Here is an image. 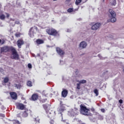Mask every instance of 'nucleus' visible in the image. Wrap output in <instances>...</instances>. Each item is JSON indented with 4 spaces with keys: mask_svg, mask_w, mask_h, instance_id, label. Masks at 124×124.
<instances>
[{
    "mask_svg": "<svg viewBox=\"0 0 124 124\" xmlns=\"http://www.w3.org/2000/svg\"><path fill=\"white\" fill-rule=\"evenodd\" d=\"M9 51H11L12 53V55H13V57H11L12 60H19V54H18L16 49L13 46H6L0 48L1 53H7V52H9Z\"/></svg>",
    "mask_w": 124,
    "mask_h": 124,
    "instance_id": "obj_1",
    "label": "nucleus"
},
{
    "mask_svg": "<svg viewBox=\"0 0 124 124\" xmlns=\"http://www.w3.org/2000/svg\"><path fill=\"white\" fill-rule=\"evenodd\" d=\"M109 14L108 16L110 18V22L111 23H115L117 21V18H116V12L112 9H109L108 10Z\"/></svg>",
    "mask_w": 124,
    "mask_h": 124,
    "instance_id": "obj_2",
    "label": "nucleus"
},
{
    "mask_svg": "<svg viewBox=\"0 0 124 124\" xmlns=\"http://www.w3.org/2000/svg\"><path fill=\"white\" fill-rule=\"evenodd\" d=\"M38 31V28L37 27L34 26L30 28L29 31V35L30 37L32 38L33 37H34V34L36 33V31Z\"/></svg>",
    "mask_w": 124,
    "mask_h": 124,
    "instance_id": "obj_3",
    "label": "nucleus"
},
{
    "mask_svg": "<svg viewBox=\"0 0 124 124\" xmlns=\"http://www.w3.org/2000/svg\"><path fill=\"white\" fill-rule=\"evenodd\" d=\"M46 32L49 35H52V36H58L59 32L57 30L53 28H49L46 30Z\"/></svg>",
    "mask_w": 124,
    "mask_h": 124,
    "instance_id": "obj_4",
    "label": "nucleus"
},
{
    "mask_svg": "<svg viewBox=\"0 0 124 124\" xmlns=\"http://www.w3.org/2000/svg\"><path fill=\"white\" fill-rule=\"evenodd\" d=\"M80 108L81 111L83 112V114L84 115V116H89L90 115V112H89L90 109L89 108H87L86 107L81 104L80 105Z\"/></svg>",
    "mask_w": 124,
    "mask_h": 124,
    "instance_id": "obj_5",
    "label": "nucleus"
},
{
    "mask_svg": "<svg viewBox=\"0 0 124 124\" xmlns=\"http://www.w3.org/2000/svg\"><path fill=\"white\" fill-rule=\"evenodd\" d=\"M16 106L17 109H18L19 110H24V109L26 108V106H25V105L20 103H16Z\"/></svg>",
    "mask_w": 124,
    "mask_h": 124,
    "instance_id": "obj_6",
    "label": "nucleus"
},
{
    "mask_svg": "<svg viewBox=\"0 0 124 124\" xmlns=\"http://www.w3.org/2000/svg\"><path fill=\"white\" fill-rule=\"evenodd\" d=\"M100 26H101V24H100V23H96L92 26L91 29L93 31H96L99 29Z\"/></svg>",
    "mask_w": 124,
    "mask_h": 124,
    "instance_id": "obj_7",
    "label": "nucleus"
},
{
    "mask_svg": "<svg viewBox=\"0 0 124 124\" xmlns=\"http://www.w3.org/2000/svg\"><path fill=\"white\" fill-rule=\"evenodd\" d=\"M56 52H57L58 54H59V55H60V56L61 57L64 55V51L60 48V47L56 48Z\"/></svg>",
    "mask_w": 124,
    "mask_h": 124,
    "instance_id": "obj_8",
    "label": "nucleus"
},
{
    "mask_svg": "<svg viewBox=\"0 0 124 124\" xmlns=\"http://www.w3.org/2000/svg\"><path fill=\"white\" fill-rule=\"evenodd\" d=\"M22 45H24V41L22 39H19L17 41V46L20 49L22 48Z\"/></svg>",
    "mask_w": 124,
    "mask_h": 124,
    "instance_id": "obj_9",
    "label": "nucleus"
},
{
    "mask_svg": "<svg viewBox=\"0 0 124 124\" xmlns=\"http://www.w3.org/2000/svg\"><path fill=\"white\" fill-rule=\"evenodd\" d=\"M10 94L11 95V97H12V99H14L16 100L17 99V93L16 92H10Z\"/></svg>",
    "mask_w": 124,
    "mask_h": 124,
    "instance_id": "obj_10",
    "label": "nucleus"
},
{
    "mask_svg": "<svg viewBox=\"0 0 124 124\" xmlns=\"http://www.w3.org/2000/svg\"><path fill=\"white\" fill-rule=\"evenodd\" d=\"M39 95L37 93L33 94L31 96V99L33 101H35L38 99Z\"/></svg>",
    "mask_w": 124,
    "mask_h": 124,
    "instance_id": "obj_11",
    "label": "nucleus"
},
{
    "mask_svg": "<svg viewBox=\"0 0 124 124\" xmlns=\"http://www.w3.org/2000/svg\"><path fill=\"white\" fill-rule=\"evenodd\" d=\"M67 93H68V92L67 91V90L64 89L62 92V97H66Z\"/></svg>",
    "mask_w": 124,
    "mask_h": 124,
    "instance_id": "obj_12",
    "label": "nucleus"
},
{
    "mask_svg": "<svg viewBox=\"0 0 124 124\" xmlns=\"http://www.w3.org/2000/svg\"><path fill=\"white\" fill-rule=\"evenodd\" d=\"M79 47L83 48L87 47V43L84 41L81 42L79 44Z\"/></svg>",
    "mask_w": 124,
    "mask_h": 124,
    "instance_id": "obj_13",
    "label": "nucleus"
},
{
    "mask_svg": "<svg viewBox=\"0 0 124 124\" xmlns=\"http://www.w3.org/2000/svg\"><path fill=\"white\" fill-rule=\"evenodd\" d=\"M28 115H29V110L27 109V110H25V111L23 112L22 116V117H23V118H27V117H28Z\"/></svg>",
    "mask_w": 124,
    "mask_h": 124,
    "instance_id": "obj_14",
    "label": "nucleus"
},
{
    "mask_svg": "<svg viewBox=\"0 0 124 124\" xmlns=\"http://www.w3.org/2000/svg\"><path fill=\"white\" fill-rule=\"evenodd\" d=\"M36 43L38 45H40V44H43L44 43V41L42 39H37L36 40Z\"/></svg>",
    "mask_w": 124,
    "mask_h": 124,
    "instance_id": "obj_15",
    "label": "nucleus"
},
{
    "mask_svg": "<svg viewBox=\"0 0 124 124\" xmlns=\"http://www.w3.org/2000/svg\"><path fill=\"white\" fill-rule=\"evenodd\" d=\"M47 101V98H45L44 96H43L40 98V103H45Z\"/></svg>",
    "mask_w": 124,
    "mask_h": 124,
    "instance_id": "obj_16",
    "label": "nucleus"
},
{
    "mask_svg": "<svg viewBox=\"0 0 124 124\" xmlns=\"http://www.w3.org/2000/svg\"><path fill=\"white\" fill-rule=\"evenodd\" d=\"M32 124H39V119L35 118L34 120L32 121Z\"/></svg>",
    "mask_w": 124,
    "mask_h": 124,
    "instance_id": "obj_17",
    "label": "nucleus"
},
{
    "mask_svg": "<svg viewBox=\"0 0 124 124\" xmlns=\"http://www.w3.org/2000/svg\"><path fill=\"white\" fill-rule=\"evenodd\" d=\"M27 84L28 87H32V82L30 80L27 81Z\"/></svg>",
    "mask_w": 124,
    "mask_h": 124,
    "instance_id": "obj_18",
    "label": "nucleus"
},
{
    "mask_svg": "<svg viewBox=\"0 0 124 124\" xmlns=\"http://www.w3.org/2000/svg\"><path fill=\"white\" fill-rule=\"evenodd\" d=\"M59 112H60V113L63 112V111H64V107H63L62 106H61L59 109Z\"/></svg>",
    "mask_w": 124,
    "mask_h": 124,
    "instance_id": "obj_19",
    "label": "nucleus"
},
{
    "mask_svg": "<svg viewBox=\"0 0 124 124\" xmlns=\"http://www.w3.org/2000/svg\"><path fill=\"white\" fill-rule=\"evenodd\" d=\"M82 0H76L75 3L76 5H79V4L81 3L82 2Z\"/></svg>",
    "mask_w": 124,
    "mask_h": 124,
    "instance_id": "obj_20",
    "label": "nucleus"
},
{
    "mask_svg": "<svg viewBox=\"0 0 124 124\" xmlns=\"http://www.w3.org/2000/svg\"><path fill=\"white\" fill-rule=\"evenodd\" d=\"M12 122L14 124H20V122L17 120H13Z\"/></svg>",
    "mask_w": 124,
    "mask_h": 124,
    "instance_id": "obj_21",
    "label": "nucleus"
},
{
    "mask_svg": "<svg viewBox=\"0 0 124 124\" xmlns=\"http://www.w3.org/2000/svg\"><path fill=\"white\" fill-rule=\"evenodd\" d=\"M9 81V78H8V77H6L4 78L3 81L4 83H8Z\"/></svg>",
    "mask_w": 124,
    "mask_h": 124,
    "instance_id": "obj_22",
    "label": "nucleus"
},
{
    "mask_svg": "<svg viewBox=\"0 0 124 124\" xmlns=\"http://www.w3.org/2000/svg\"><path fill=\"white\" fill-rule=\"evenodd\" d=\"M78 82L80 84H86V83H87V80H84V79H82V80H81L80 81H79Z\"/></svg>",
    "mask_w": 124,
    "mask_h": 124,
    "instance_id": "obj_23",
    "label": "nucleus"
},
{
    "mask_svg": "<svg viewBox=\"0 0 124 124\" xmlns=\"http://www.w3.org/2000/svg\"><path fill=\"white\" fill-rule=\"evenodd\" d=\"M5 19V16L3 14L0 15V20H4Z\"/></svg>",
    "mask_w": 124,
    "mask_h": 124,
    "instance_id": "obj_24",
    "label": "nucleus"
},
{
    "mask_svg": "<svg viewBox=\"0 0 124 124\" xmlns=\"http://www.w3.org/2000/svg\"><path fill=\"white\" fill-rule=\"evenodd\" d=\"M94 93L96 94V96H98L99 94L98 90L97 89L94 90Z\"/></svg>",
    "mask_w": 124,
    "mask_h": 124,
    "instance_id": "obj_25",
    "label": "nucleus"
},
{
    "mask_svg": "<svg viewBox=\"0 0 124 124\" xmlns=\"http://www.w3.org/2000/svg\"><path fill=\"white\" fill-rule=\"evenodd\" d=\"M4 43H5V41L3 39H0V44H1V45H3V44H4Z\"/></svg>",
    "mask_w": 124,
    "mask_h": 124,
    "instance_id": "obj_26",
    "label": "nucleus"
},
{
    "mask_svg": "<svg viewBox=\"0 0 124 124\" xmlns=\"http://www.w3.org/2000/svg\"><path fill=\"white\" fill-rule=\"evenodd\" d=\"M67 12H69V13H71V12H73V8H70L67 10Z\"/></svg>",
    "mask_w": 124,
    "mask_h": 124,
    "instance_id": "obj_27",
    "label": "nucleus"
},
{
    "mask_svg": "<svg viewBox=\"0 0 124 124\" xmlns=\"http://www.w3.org/2000/svg\"><path fill=\"white\" fill-rule=\"evenodd\" d=\"M43 107L45 110H46V109H47L48 108V105L47 104H44L43 105Z\"/></svg>",
    "mask_w": 124,
    "mask_h": 124,
    "instance_id": "obj_28",
    "label": "nucleus"
},
{
    "mask_svg": "<svg viewBox=\"0 0 124 124\" xmlns=\"http://www.w3.org/2000/svg\"><path fill=\"white\" fill-rule=\"evenodd\" d=\"M47 114H48L47 116H48V118H51V117H53V114H52V113L48 112L47 113Z\"/></svg>",
    "mask_w": 124,
    "mask_h": 124,
    "instance_id": "obj_29",
    "label": "nucleus"
},
{
    "mask_svg": "<svg viewBox=\"0 0 124 124\" xmlns=\"http://www.w3.org/2000/svg\"><path fill=\"white\" fill-rule=\"evenodd\" d=\"M98 120H100V121H103V116H102V115H99L98 117Z\"/></svg>",
    "mask_w": 124,
    "mask_h": 124,
    "instance_id": "obj_30",
    "label": "nucleus"
},
{
    "mask_svg": "<svg viewBox=\"0 0 124 124\" xmlns=\"http://www.w3.org/2000/svg\"><path fill=\"white\" fill-rule=\"evenodd\" d=\"M81 84L79 82L77 84V89L78 90H80V86Z\"/></svg>",
    "mask_w": 124,
    "mask_h": 124,
    "instance_id": "obj_31",
    "label": "nucleus"
},
{
    "mask_svg": "<svg viewBox=\"0 0 124 124\" xmlns=\"http://www.w3.org/2000/svg\"><path fill=\"white\" fill-rule=\"evenodd\" d=\"M15 36H16V37H20V36H21V33H16L15 34Z\"/></svg>",
    "mask_w": 124,
    "mask_h": 124,
    "instance_id": "obj_32",
    "label": "nucleus"
},
{
    "mask_svg": "<svg viewBox=\"0 0 124 124\" xmlns=\"http://www.w3.org/2000/svg\"><path fill=\"white\" fill-rule=\"evenodd\" d=\"M116 0H113V3H112V5H116Z\"/></svg>",
    "mask_w": 124,
    "mask_h": 124,
    "instance_id": "obj_33",
    "label": "nucleus"
},
{
    "mask_svg": "<svg viewBox=\"0 0 124 124\" xmlns=\"http://www.w3.org/2000/svg\"><path fill=\"white\" fill-rule=\"evenodd\" d=\"M28 67L29 68H31V67H32L31 64L29 63L28 64Z\"/></svg>",
    "mask_w": 124,
    "mask_h": 124,
    "instance_id": "obj_34",
    "label": "nucleus"
},
{
    "mask_svg": "<svg viewBox=\"0 0 124 124\" xmlns=\"http://www.w3.org/2000/svg\"><path fill=\"white\" fill-rule=\"evenodd\" d=\"M101 111L102 113H105V109H104V108H101Z\"/></svg>",
    "mask_w": 124,
    "mask_h": 124,
    "instance_id": "obj_35",
    "label": "nucleus"
},
{
    "mask_svg": "<svg viewBox=\"0 0 124 124\" xmlns=\"http://www.w3.org/2000/svg\"><path fill=\"white\" fill-rule=\"evenodd\" d=\"M54 120H51L49 122L50 124H54Z\"/></svg>",
    "mask_w": 124,
    "mask_h": 124,
    "instance_id": "obj_36",
    "label": "nucleus"
},
{
    "mask_svg": "<svg viewBox=\"0 0 124 124\" xmlns=\"http://www.w3.org/2000/svg\"><path fill=\"white\" fill-rule=\"evenodd\" d=\"M15 87H16V89H19V86H18V84H15Z\"/></svg>",
    "mask_w": 124,
    "mask_h": 124,
    "instance_id": "obj_37",
    "label": "nucleus"
},
{
    "mask_svg": "<svg viewBox=\"0 0 124 124\" xmlns=\"http://www.w3.org/2000/svg\"><path fill=\"white\" fill-rule=\"evenodd\" d=\"M6 17L7 18H9V16H10L9 14L6 13Z\"/></svg>",
    "mask_w": 124,
    "mask_h": 124,
    "instance_id": "obj_38",
    "label": "nucleus"
},
{
    "mask_svg": "<svg viewBox=\"0 0 124 124\" xmlns=\"http://www.w3.org/2000/svg\"><path fill=\"white\" fill-rule=\"evenodd\" d=\"M119 103L122 104L123 103V100H122V99L119 100Z\"/></svg>",
    "mask_w": 124,
    "mask_h": 124,
    "instance_id": "obj_39",
    "label": "nucleus"
},
{
    "mask_svg": "<svg viewBox=\"0 0 124 124\" xmlns=\"http://www.w3.org/2000/svg\"><path fill=\"white\" fill-rule=\"evenodd\" d=\"M37 56V57H40V53H38Z\"/></svg>",
    "mask_w": 124,
    "mask_h": 124,
    "instance_id": "obj_40",
    "label": "nucleus"
},
{
    "mask_svg": "<svg viewBox=\"0 0 124 124\" xmlns=\"http://www.w3.org/2000/svg\"><path fill=\"white\" fill-rule=\"evenodd\" d=\"M17 117H21V114H17Z\"/></svg>",
    "mask_w": 124,
    "mask_h": 124,
    "instance_id": "obj_41",
    "label": "nucleus"
},
{
    "mask_svg": "<svg viewBox=\"0 0 124 124\" xmlns=\"http://www.w3.org/2000/svg\"><path fill=\"white\" fill-rule=\"evenodd\" d=\"M91 110L93 111H94V108H92Z\"/></svg>",
    "mask_w": 124,
    "mask_h": 124,
    "instance_id": "obj_42",
    "label": "nucleus"
},
{
    "mask_svg": "<svg viewBox=\"0 0 124 124\" xmlns=\"http://www.w3.org/2000/svg\"><path fill=\"white\" fill-rule=\"evenodd\" d=\"M71 0H66V1H70Z\"/></svg>",
    "mask_w": 124,
    "mask_h": 124,
    "instance_id": "obj_43",
    "label": "nucleus"
},
{
    "mask_svg": "<svg viewBox=\"0 0 124 124\" xmlns=\"http://www.w3.org/2000/svg\"><path fill=\"white\" fill-rule=\"evenodd\" d=\"M87 1H88V0H85L84 2H87Z\"/></svg>",
    "mask_w": 124,
    "mask_h": 124,
    "instance_id": "obj_44",
    "label": "nucleus"
},
{
    "mask_svg": "<svg viewBox=\"0 0 124 124\" xmlns=\"http://www.w3.org/2000/svg\"><path fill=\"white\" fill-rule=\"evenodd\" d=\"M103 2H104V1H105V0H103Z\"/></svg>",
    "mask_w": 124,
    "mask_h": 124,
    "instance_id": "obj_45",
    "label": "nucleus"
}]
</instances>
